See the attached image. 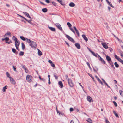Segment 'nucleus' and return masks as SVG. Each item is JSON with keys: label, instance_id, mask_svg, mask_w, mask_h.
<instances>
[{"label": "nucleus", "instance_id": "nucleus-43", "mask_svg": "<svg viewBox=\"0 0 123 123\" xmlns=\"http://www.w3.org/2000/svg\"><path fill=\"white\" fill-rule=\"evenodd\" d=\"M12 51L14 53H15L16 51V50L14 48L12 49Z\"/></svg>", "mask_w": 123, "mask_h": 123}, {"label": "nucleus", "instance_id": "nucleus-36", "mask_svg": "<svg viewBox=\"0 0 123 123\" xmlns=\"http://www.w3.org/2000/svg\"><path fill=\"white\" fill-rule=\"evenodd\" d=\"M118 61L120 62L121 63L123 64V61L120 58L119 59Z\"/></svg>", "mask_w": 123, "mask_h": 123}, {"label": "nucleus", "instance_id": "nucleus-63", "mask_svg": "<svg viewBox=\"0 0 123 123\" xmlns=\"http://www.w3.org/2000/svg\"><path fill=\"white\" fill-rule=\"evenodd\" d=\"M54 76L55 77V79H57V78H58L55 75H54Z\"/></svg>", "mask_w": 123, "mask_h": 123}, {"label": "nucleus", "instance_id": "nucleus-52", "mask_svg": "<svg viewBox=\"0 0 123 123\" xmlns=\"http://www.w3.org/2000/svg\"><path fill=\"white\" fill-rule=\"evenodd\" d=\"M45 2L48 3H50V1L49 0H46Z\"/></svg>", "mask_w": 123, "mask_h": 123}, {"label": "nucleus", "instance_id": "nucleus-14", "mask_svg": "<svg viewBox=\"0 0 123 123\" xmlns=\"http://www.w3.org/2000/svg\"><path fill=\"white\" fill-rule=\"evenodd\" d=\"M48 62L51 64L52 67H55V64L52 62L51 60H49L48 61Z\"/></svg>", "mask_w": 123, "mask_h": 123}, {"label": "nucleus", "instance_id": "nucleus-46", "mask_svg": "<svg viewBox=\"0 0 123 123\" xmlns=\"http://www.w3.org/2000/svg\"><path fill=\"white\" fill-rule=\"evenodd\" d=\"M13 69L14 71H16V67H15L14 66H13Z\"/></svg>", "mask_w": 123, "mask_h": 123}, {"label": "nucleus", "instance_id": "nucleus-26", "mask_svg": "<svg viewBox=\"0 0 123 123\" xmlns=\"http://www.w3.org/2000/svg\"><path fill=\"white\" fill-rule=\"evenodd\" d=\"M42 11L44 12H45L47 11V9L46 8L43 9L42 10Z\"/></svg>", "mask_w": 123, "mask_h": 123}, {"label": "nucleus", "instance_id": "nucleus-60", "mask_svg": "<svg viewBox=\"0 0 123 123\" xmlns=\"http://www.w3.org/2000/svg\"><path fill=\"white\" fill-rule=\"evenodd\" d=\"M79 85L80 86H81V87L82 88H83V86H82L81 84V83H79Z\"/></svg>", "mask_w": 123, "mask_h": 123}, {"label": "nucleus", "instance_id": "nucleus-33", "mask_svg": "<svg viewBox=\"0 0 123 123\" xmlns=\"http://www.w3.org/2000/svg\"><path fill=\"white\" fill-rule=\"evenodd\" d=\"M6 75H7V77H9L10 79V78H11V77H10L9 74L8 73V72H7L6 73Z\"/></svg>", "mask_w": 123, "mask_h": 123}, {"label": "nucleus", "instance_id": "nucleus-35", "mask_svg": "<svg viewBox=\"0 0 123 123\" xmlns=\"http://www.w3.org/2000/svg\"><path fill=\"white\" fill-rule=\"evenodd\" d=\"M10 34L11 33L9 32H7L5 34L4 36L10 35Z\"/></svg>", "mask_w": 123, "mask_h": 123}, {"label": "nucleus", "instance_id": "nucleus-37", "mask_svg": "<svg viewBox=\"0 0 123 123\" xmlns=\"http://www.w3.org/2000/svg\"><path fill=\"white\" fill-rule=\"evenodd\" d=\"M69 29L74 33V34H75V31L72 28L70 27Z\"/></svg>", "mask_w": 123, "mask_h": 123}, {"label": "nucleus", "instance_id": "nucleus-47", "mask_svg": "<svg viewBox=\"0 0 123 123\" xmlns=\"http://www.w3.org/2000/svg\"><path fill=\"white\" fill-rule=\"evenodd\" d=\"M65 77L66 79L68 81V79H69L68 78V75H65Z\"/></svg>", "mask_w": 123, "mask_h": 123}, {"label": "nucleus", "instance_id": "nucleus-22", "mask_svg": "<svg viewBox=\"0 0 123 123\" xmlns=\"http://www.w3.org/2000/svg\"><path fill=\"white\" fill-rule=\"evenodd\" d=\"M69 6L71 7H74L75 6V4L72 2H71L69 4Z\"/></svg>", "mask_w": 123, "mask_h": 123}, {"label": "nucleus", "instance_id": "nucleus-20", "mask_svg": "<svg viewBox=\"0 0 123 123\" xmlns=\"http://www.w3.org/2000/svg\"><path fill=\"white\" fill-rule=\"evenodd\" d=\"M109 63L111 66V67H113L114 68H115L114 67V65L113 63L112 62L111 60L108 62Z\"/></svg>", "mask_w": 123, "mask_h": 123}, {"label": "nucleus", "instance_id": "nucleus-24", "mask_svg": "<svg viewBox=\"0 0 123 123\" xmlns=\"http://www.w3.org/2000/svg\"><path fill=\"white\" fill-rule=\"evenodd\" d=\"M21 47L22 49L24 50L25 49V46L24 44L23 43H21Z\"/></svg>", "mask_w": 123, "mask_h": 123}, {"label": "nucleus", "instance_id": "nucleus-4", "mask_svg": "<svg viewBox=\"0 0 123 123\" xmlns=\"http://www.w3.org/2000/svg\"><path fill=\"white\" fill-rule=\"evenodd\" d=\"M66 37L70 41L73 42V43H74L75 42V41L73 39L70 37L69 36L67 35H66Z\"/></svg>", "mask_w": 123, "mask_h": 123}, {"label": "nucleus", "instance_id": "nucleus-21", "mask_svg": "<svg viewBox=\"0 0 123 123\" xmlns=\"http://www.w3.org/2000/svg\"><path fill=\"white\" fill-rule=\"evenodd\" d=\"M58 84L60 86L61 88H62L63 87V84L62 83V82L61 81H60L58 82Z\"/></svg>", "mask_w": 123, "mask_h": 123}, {"label": "nucleus", "instance_id": "nucleus-15", "mask_svg": "<svg viewBox=\"0 0 123 123\" xmlns=\"http://www.w3.org/2000/svg\"><path fill=\"white\" fill-rule=\"evenodd\" d=\"M103 47L105 49H107L108 48L107 45L105 43H102Z\"/></svg>", "mask_w": 123, "mask_h": 123}, {"label": "nucleus", "instance_id": "nucleus-44", "mask_svg": "<svg viewBox=\"0 0 123 123\" xmlns=\"http://www.w3.org/2000/svg\"><path fill=\"white\" fill-rule=\"evenodd\" d=\"M113 103H114L116 107L117 106V104L115 102V101H113Z\"/></svg>", "mask_w": 123, "mask_h": 123}, {"label": "nucleus", "instance_id": "nucleus-34", "mask_svg": "<svg viewBox=\"0 0 123 123\" xmlns=\"http://www.w3.org/2000/svg\"><path fill=\"white\" fill-rule=\"evenodd\" d=\"M12 39H13V40H14L15 41H17V40H18L17 39L16 37L15 36H13V37H12Z\"/></svg>", "mask_w": 123, "mask_h": 123}, {"label": "nucleus", "instance_id": "nucleus-61", "mask_svg": "<svg viewBox=\"0 0 123 123\" xmlns=\"http://www.w3.org/2000/svg\"><path fill=\"white\" fill-rule=\"evenodd\" d=\"M114 87L116 89H117L118 87L116 85Z\"/></svg>", "mask_w": 123, "mask_h": 123}, {"label": "nucleus", "instance_id": "nucleus-27", "mask_svg": "<svg viewBox=\"0 0 123 123\" xmlns=\"http://www.w3.org/2000/svg\"><path fill=\"white\" fill-rule=\"evenodd\" d=\"M113 112L115 114V115L117 117H118V118H119V117L117 113L115 111H113Z\"/></svg>", "mask_w": 123, "mask_h": 123}, {"label": "nucleus", "instance_id": "nucleus-40", "mask_svg": "<svg viewBox=\"0 0 123 123\" xmlns=\"http://www.w3.org/2000/svg\"><path fill=\"white\" fill-rule=\"evenodd\" d=\"M108 4L109 5L112 7H113V8L114 7V6L112 5L111 3L110 2H108Z\"/></svg>", "mask_w": 123, "mask_h": 123}, {"label": "nucleus", "instance_id": "nucleus-55", "mask_svg": "<svg viewBox=\"0 0 123 123\" xmlns=\"http://www.w3.org/2000/svg\"><path fill=\"white\" fill-rule=\"evenodd\" d=\"M105 122L106 123H109V121L107 119H106L105 120Z\"/></svg>", "mask_w": 123, "mask_h": 123}, {"label": "nucleus", "instance_id": "nucleus-28", "mask_svg": "<svg viewBox=\"0 0 123 123\" xmlns=\"http://www.w3.org/2000/svg\"><path fill=\"white\" fill-rule=\"evenodd\" d=\"M24 53V52H23L20 51L19 54L20 56H22L23 55Z\"/></svg>", "mask_w": 123, "mask_h": 123}, {"label": "nucleus", "instance_id": "nucleus-17", "mask_svg": "<svg viewBox=\"0 0 123 123\" xmlns=\"http://www.w3.org/2000/svg\"><path fill=\"white\" fill-rule=\"evenodd\" d=\"M95 77L98 80V81L99 82L102 84L103 85V84L100 79L97 76H95Z\"/></svg>", "mask_w": 123, "mask_h": 123}, {"label": "nucleus", "instance_id": "nucleus-30", "mask_svg": "<svg viewBox=\"0 0 123 123\" xmlns=\"http://www.w3.org/2000/svg\"><path fill=\"white\" fill-rule=\"evenodd\" d=\"M26 21H27L29 23H30V24L31 25H32L33 23L31 22L32 21V20L31 19L29 20H28L26 19Z\"/></svg>", "mask_w": 123, "mask_h": 123}, {"label": "nucleus", "instance_id": "nucleus-54", "mask_svg": "<svg viewBox=\"0 0 123 123\" xmlns=\"http://www.w3.org/2000/svg\"><path fill=\"white\" fill-rule=\"evenodd\" d=\"M109 50L111 52H112V49L111 48H110L109 49Z\"/></svg>", "mask_w": 123, "mask_h": 123}, {"label": "nucleus", "instance_id": "nucleus-48", "mask_svg": "<svg viewBox=\"0 0 123 123\" xmlns=\"http://www.w3.org/2000/svg\"><path fill=\"white\" fill-rule=\"evenodd\" d=\"M52 3L54 6H56V3L54 2H52Z\"/></svg>", "mask_w": 123, "mask_h": 123}, {"label": "nucleus", "instance_id": "nucleus-64", "mask_svg": "<svg viewBox=\"0 0 123 123\" xmlns=\"http://www.w3.org/2000/svg\"><path fill=\"white\" fill-rule=\"evenodd\" d=\"M70 123H74V122L73 120H72L71 121Z\"/></svg>", "mask_w": 123, "mask_h": 123}, {"label": "nucleus", "instance_id": "nucleus-12", "mask_svg": "<svg viewBox=\"0 0 123 123\" xmlns=\"http://www.w3.org/2000/svg\"><path fill=\"white\" fill-rule=\"evenodd\" d=\"M22 68L24 69L25 72L27 73L28 72V70L27 68L24 65H22Z\"/></svg>", "mask_w": 123, "mask_h": 123}, {"label": "nucleus", "instance_id": "nucleus-9", "mask_svg": "<svg viewBox=\"0 0 123 123\" xmlns=\"http://www.w3.org/2000/svg\"><path fill=\"white\" fill-rule=\"evenodd\" d=\"M87 100L89 102H93L92 98L90 96H88L87 97Z\"/></svg>", "mask_w": 123, "mask_h": 123}, {"label": "nucleus", "instance_id": "nucleus-5", "mask_svg": "<svg viewBox=\"0 0 123 123\" xmlns=\"http://www.w3.org/2000/svg\"><path fill=\"white\" fill-rule=\"evenodd\" d=\"M68 81L70 86L71 87H73V84L72 83V80L71 79H68Z\"/></svg>", "mask_w": 123, "mask_h": 123}, {"label": "nucleus", "instance_id": "nucleus-53", "mask_svg": "<svg viewBox=\"0 0 123 123\" xmlns=\"http://www.w3.org/2000/svg\"><path fill=\"white\" fill-rule=\"evenodd\" d=\"M70 111L71 112H72L73 111V109L72 108H71L70 109Z\"/></svg>", "mask_w": 123, "mask_h": 123}, {"label": "nucleus", "instance_id": "nucleus-58", "mask_svg": "<svg viewBox=\"0 0 123 123\" xmlns=\"http://www.w3.org/2000/svg\"><path fill=\"white\" fill-rule=\"evenodd\" d=\"M98 55H98L96 53V54L94 56H95V57H96L98 58Z\"/></svg>", "mask_w": 123, "mask_h": 123}, {"label": "nucleus", "instance_id": "nucleus-45", "mask_svg": "<svg viewBox=\"0 0 123 123\" xmlns=\"http://www.w3.org/2000/svg\"><path fill=\"white\" fill-rule=\"evenodd\" d=\"M88 74L93 79V80L94 79V78L90 74L88 73Z\"/></svg>", "mask_w": 123, "mask_h": 123}, {"label": "nucleus", "instance_id": "nucleus-25", "mask_svg": "<svg viewBox=\"0 0 123 123\" xmlns=\"http://www.w3.org/2000/svg\"><path fill=\"white\" fill-rule=\"evenodd\" d=\"M86 120L90 123H92V120L90 118H88Z\"/></svg>", "mask_w": 123, "mask_h": 123}, {"label": "nucleus", "instance_id": "nucleus-42", "mask_svg": "<svg viewBox=\"0 0 123 123\" xmlns=\"http://www.w3.org/2000/svg\"><path fill=\"white\" fill-rule=\"evenodd\" d=\"M120 95L122 96H123V92L120 91Z\"/></svg>", "mask_w": 123, "mask_h": 123}, {"label": "nucleus", "instance_id": "nucleus-11", "mask_svg": "<svg viewBox=\"0 0 123 123\" xmlns=\"http://www.w3.org/2000/svg\"><path fill=\"white\" fill-rule=\"evenodd\" d=\"M75 46L78 49L80 48V46L78 43H76L75 44Z\"/></svg>", "mask_w": 123, "mask_h": 123}, {"label": "nucleus", "instance_id": "nucleus-62", "mask_svg": "<svg viewBox=\"0 0 123 123\" xmlns=\"http://www.w3.org/2000/svg\"><path fill=\"white\" fill-rule=\"evenodd\" d=\"M87 65H88V66H90V64L88 62H87Z\"/></svg>", "mask_w": 123, "mask_h": 123}, {"label": "nucleus", "instance_id": "nucleus-38", "mask_svg": "<svg viewBox=\"0 0 123 123\" xmlns=\"http://www.w3.org/2000/svg\"><path fill=\"white\" fill-rule=\"evenodd\" d=\"M67 25H68V26L69 27H71V26H72V25H71V24L69 23V22H68L67 23Z\"/></svg>", "mask_w": 123, "mask_h": 123}, {"label": "nucleus", "instance_id": "nucleus-32", "mask_svg": "<svg viewBox=\"0 0 123 123\" xmlns=\"http://www.w3.org/2000/svg\"><path fill=\"white\" fill-rule=\"evenodd\" d=\"M114 65L116 68H118L119 66V65L116 62H115Z\"/></svg>", "mask_w": 123, "mask_h": 123}, {"label": "nucleus", "instance_id": "nucleus-56", "mask_svg": "<svg viewBox=\"0 0 123 123\" xmlns=\"http://www.w3.org/2000/svg\"><path fill=\"white\" fill-rule=\"evenodd\" d=\"M41 80H42L43 82H44L45 80V79L44 78H42L41 79Z\"/></svg>", "mask_w": 123, "mask_h": 123}, {"label": "nucleus", "instance_id": "nucleus-3", "mask_svg": "<svg viewBox=\"0 0 123 123\" xmlns=\"http://www.w3.org/2000/svg\"><path fill=\"white\" fill-rule=\"evenodd\" d=\"M15 45L16 49L18 51H19V49L18 47L20 44V42L18 40L17 41H15Z\"/></svg>", "mask_w": 123, "mask_h": 123}, {"label": "nucleus", "instance_id": "nucleus-7", "mask_svg": "<svg viewBox=\"0 0 123 123\" xmlns=\"http://www.w3.org/2000/svg\"><path fill=\"white\" fill-rule=\"evenodd\" d=\"M56 26L60 30L62 31V28L60 25L58 23H56L55 24Z\"/></svg>", "mask_w": 123, "mask_h": 123}, {"label": "nucleus", "instance_id": "nucleus-16", "mask_svg": "<svg viewBox=\"0 0 123 123\" xmlns=\"http://www.w3.org/2000/svg\"><path fill=\"white\" fill-rule=\"evenodd\" d=\"M23 13L27 17L31 19V18L29 14L28 13L25 12H23Z\"/></svg>", "mask_w": 123, "mask_h": 123}, {"label": "nucleus", "instance_id": "nucleus-29", "mask_svg": "<svg viewBox=\"0 0 123 123\" xmlns=\"http://www.w3.org/2000/svg\"><path fill=\"white\" fill-rule=\"evenodd\" d=\"M7 86H5L3 88V92H5V90L7 89Z\"/></svg>", "mask_w": 123, "mask_h": 123}, {"label": "nucleus", "instance_id": "nucleus-31", "mask_svg": "<svg viewBox=\"0 0 123 123\" xmlns=\"http://www.w3.org/2000/svg\"><path fill=\"white\" fill-rule=\"evenodd\" d=\"M20 38L23 41H25L26 40V39L23 36H20Z\"/></svg>", "mask_w": 123, "mask_h": 123}, {"label": "nucleus", "instance_id": "nucleus-57", "mask_svg": "<svg viewBox=\"0 0 123 123\" xmlns=\"http://www.w3.org/2000/svg\"><path fill=\"white\" fill-rule=\"evenodd\" d=\"M50 78H49V79H48L49 82H48V83L49 84H50L51 83V82L50 81Z\"/></svg>", "mask_w": 123, "mask_h": 123}, {"label": "nucleus", "instance_id": "nucleus-13", "mask_svg": "<svg viewBox=\"0 0 123 123\" xmlns=\"http://www.w3.org/2000/svg\"><path fill=\"white\" fill-rule=\"evenodd\" d=\"M82 36L83 38L84 39V40L86 41V42H87L88 41V39L85 35L83 34L82 35Z\"/></svg>", "mask_w": 123, "mask_h": 123}, {"label": "nucleus", "instance_id": "nucleus-50", "mask_svg": "<svg viewBox=\"0 0 123 123\" xmlns=\"http://www.w3.org/2000/svg\"><path fill=\"white\" fill-rule=\"evenodd\" d=\"M120 55L122 57H123V55L122 53V51L121 50H120Z\"/></svg>", "mask_w": 123, "mask_h": 123}, {"label": "nucleus", "instance_id": "nucleus-10", "mask_svg": "<svg viewBox=\"0 0 123 123\" xmlns=\"http://www.w3.org/2000/svg\"><path fill=\"white\" fill-rule=\"evenodd\" d=\"M73 28H74V29L76 33L77 36L78 37H79L80 36L79 33V32L78 31V30L76 28L75 26H74L73 27Z\"/></svg>", "mask_w": 123, "mask_h": 123}, {"label": "nucleus", "instance_id": "nucleus-59", "mask_svg": "<svg viewBox=\"0 0 123 123\" xmlns=\"http://www.w3.org/2000/svg\"><path fill=\"white\" fill-rule=\"evenodd\" d=\"M65 42L68 46L69 47L70 46V45L66 41H65Z\"/></svg>", "mask_w": 123, "mask_h": 123}, {"label": "nucleus", "instance_id": "nucleus-18", "mask_svg": "<svg viewBox=\"0 0 123 123\" xmlns=\"http://www.w3.org/2000/svg\"><path fill=\"white\" fill-rule=\"evenodd\" d=\"M48 28L51 31H55V28L49 26L48 27Z\"/></svg>", "mask_w": 123, "mask_h": 123}, {"label": "nucleus", "instance_id": "nucleus-39", "mask_svg": "<svg viewBox=\"0 0 123 123\" xmlns=\"http://www.w3.org/2000/svg\"><path fill=\"white\" fill-rule=\"evenodd\" d=\"M4 39H5V40L6 41V42H7V41H9V38L7 37H6L5 38H4Z\"/></svg>", "mask_w": 123, "mask_h": 123}, {"label": "nucleus", "instance_id": "nucleus-6", "mask_svg": "<svg viewBox=\"0 0 123 123\" xmlns=\"http://www.w3.org/2000/svg\"><path fill=\"white\" fill-rule=\"evenodd\" d=\"M98 58L99 60L103 64H105V61L99 55H98Z\"/></svg>", "mask_w": 123, "mask_h": 123}, {"label": "nucleus", "instance_id": "nucleus-23", "mask_svg": "<svg viewBox=\"0 0 123 123\" xmlns=\"http://www.w3.org/2000/svg\"><path fill=\"white\" fill-rule=\"evenodd\" d=\"M38 50V55L39 56H41L42 55V53L41 51L38 49H37Z\"/></svg>", "mask_w": 123, "mask_h": 123}, {"label": "nucleus", "instance_id": "nucleus-1", "mask_svg": "<svg viewBox=\"0 0 123 123\" xmlns=\"http://www.w3.org/2000/svg\"><path fill=\"white\" fill-rule=\"evenodd\" d=\"M26 40L27 42L30 44L29 45L31 47L36 48L37 47V46L35 42L31 41L30 39L28 38H26Z\"/></svg>", "mask_w": 123, "mask_h": 123}, {"label": "nucleus", "instance_id": "nucleus-19", "mask_svg": "<svg viewBox=\"0 0 123 123\" xmlns=\"http://www.w3.org/2000/svg\"><path fill=\"white\" fill-rule=\"evenodd\" d=\"M106 60L108 62L111 61V59L109 56L107 55L106 56Z\"/></svg>", "mask_w": 123, "mask_h": 123}, {"label": "nucleus", "instance_id": "nucleus-51", "mask_svg": "<svg viewBox=\"0 0 123 123\" xmlns=\"http://www.w3.org/2000/svg\"><path fill=\"white\" fill-rule=\"evenodd\" d=\"M91 53L92 54L94 55L95 56L96 55V54L93 52L92 51H91Z\"/></svg>", "mask_w": 123, "mask_h": 123}, {"label": "nucleus", "instance_id": "nucleus-8", "mask_svg": "<svg viewBox=\"0 0 123 123\" xmlns=\"http://www.w3.org/2000/svg\"><path fill=\"white\" fill-rule=\"evenodd\" d=\"M10 82L11 83L14 85L16 84V82L13 78L11 77L10 78Z\"/></svg>", "mask_w": 123, "mask_h": 123}, {"label": "nucleus", "instance_id": "nucleus-2", "mask_svg": "<svg viewBox=\"0 0 123 123\" xmlns=\"http://www.w3.org/2000/svg\"><path fill=\"white\" fill-rule=\"evenodd\" d=\"M32 76L29 75H27L26 77V80L29 82H30L32 81Z\"/></svg>", "mask_w": 123, "mask_h": 123}, {"label": "nucleus", "instance_id": "nucleus-41", "mask_svg": "<svg viewBox=\"0 0 123 123\" xmlns=\"http://www.w3.org/2000/svg\"><path fill=\"white\" fill-rule=\"evenodd\" d=\"M115 58L117 59L118 60L120 58L118 57L116 55H115Z\"/></svg>", "mask_w": 123, "mask_h": 123}, {"label": "nucleus", "instance_id": "nucleus-49", "mask_svg": "<svg viewBox=\"0 0 123 123\" xmlns=\"http://www.w3.org/2000/svg\"><path fill=\"white\" fill-rule=\"evenodd\" d=\"M6 43H8V44H10L11 43H12V42L11 41V40H10V41L9 42H6Z\"/></svg>", "mask_w": 123, "mask_h": 123}]
</instances>
